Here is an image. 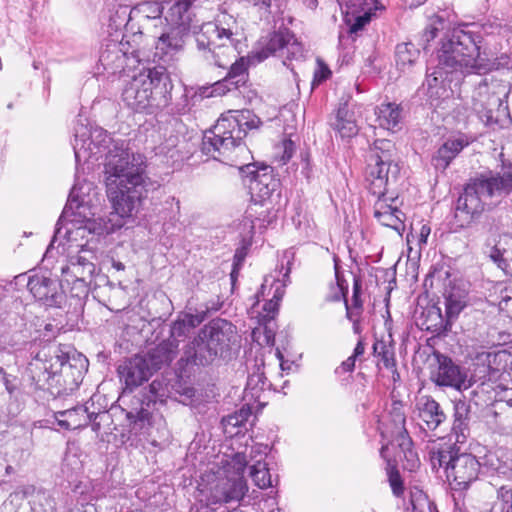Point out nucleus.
<instances>
[{"mask_svg": "<svg viewBox=\"0 0 512 512\" xmlns=\"http://www.w3.org/2000/svg\"><path fill=\"white\" fill-rule=\"evenodd\" d=\"M248 81L247 65L243 57L236 60L229 66L227 75L214 83L212 94L224 95L232 90L245 86Z\"/></svg>", "mask_w": 512, "mask_h": 512, "instance_id": "obj_25", "label": "nucleus"}, {"mask_svg": "<svg viewBox=\"0 0 512 512\" xmlns=\"http://www.w3.org/2000/svg\"><path fill=\"white\" fill-rule=\"evenodd\" d=\"M105 175L107 196L114 211L108 218L91 216L78 229L66 228L63 239L67 242L77 241L78 237L84 238L86 234L100 236L115 232L124 225V218L139 212L149 191L158 186L146 174L144 157L126 150L110 154L105 164Z\"/></svg>", "mask_w": 512, "mask_h": 512, "instance_id": "obj_1", "label": "nucleus"}, {"mask_svg": "<svg viewBox=\"0 0 512 512\" xmlns=\"http://www.w3.org/2000/svg\"><path fill=\"white\" fill-rule=\"evenodd\" d=\"M498 84L484 78L472 95V109L486 126L502 125L508 117V107L496 91Z\"/></svg>", "mask_w": 512, "mask_h": 512, "instance_id": "obj_11", "label": "nucleus"}, {"mask_svg": "<svg viewBox=\"0 0 512 512\" xmlns=\"http://www.w3.org/2000/svg\"><path fill=\"white\" fill-rule=\"evenodd\" d=\"M346 318L351 322L361 320L363 313V305H350L348 300L345 299Z\"/></svg>", "mask_w": 512, "mask_h": 512, "instance_id": "obj_53", "label": "nucleus"}, {"mask_svg": "<svg viewBox=\"0 0 512 512\" xmlns=\"http://www.w3.org/2000/svg\"><path fill=\"white\" fill-rule=\"evenodd\" d=\"M27 288L33 297L47 307H61L66 296L60 283L43 275L30 276Z\"/></svg>", "mask_w": 512, "mask_h": 512, "instance_id": "obj_17", "label": "nucleus"}, {"mask_svg": "<svg viewBox=\"0 0 512 512\" xmlns=\"http://www.w3.org/2000/svg\"><path fill=\"white\" fill-rule=\"evenodd\" d=\"M425 329L432 333L442 334L451 330V321L442 315L441 308L433 305L427 309L425 323Z\"/></svg>", "mask_w": 512, "mask_h": 512, "instance_id": "obj_38", "label": "nucleus"}, {"mask_svg": "<svg viewBox=\"0 0 512 512\" xmlns=\"http://www.w3.org/2000/svg\"><path fill=\"white\" fill-rule=\"evenodd\" d=\"M88 365V359L70 345L48 343L33 357L28 369L37 386L64 395L79 387Z\"/></svg>", "mask_w": 512, "mask_h": 512, "instance_id": "obj_3", "label": "nucleus"}, {"mask_svg": "<svg viewBox=\"0 0 512 512\" xmlns=\"http://www.w3.org/2000/svg\"><path fill=\"white\" fill-rule=\"evenodd\" d=\"M512 192V166L500 172L489 171L471 178L457 199L455 219L460 227L468 226L474 217L493 204L494 197Z\"/></svg>", "mask_w": 512, "mask_h": 512, "instance_id": "obj_8", "label": "nucleus"}, {"mask_svg": "<svg viewBox=\"0 0 512 512\" xmlns=\"http://www.w3.org/2000/svg\"><path fill=\"white\" fill-rule=\"evenodd\" d=\"M364 13L361 16H358L355 22L350 27L351 33H356L361 30L370 20L373 15L372 11L362 10Z\"/></svg>", "mask_w": 512, "mask_h": 512, "instance_id": "obj_55", "label": "nucleus"}, {"mask_svg": "<svg viewBox=\"0 0 512 512\" xmlns=\"http://www.w3.org/2000/svg\"><path fill=\"white\" fill-rule=\"evenodd\" d=\"M483 253L505 274L512 277V235L500 236L498 240L488 239L484 244Z\"/></svg>", "mask_w": 512, "mask_h": 512, "instance_id": "obj_22", "label": "nucleus"}, {"mask_svg": "<svg viewBox=\"0 0 512 512\" xmlns=\"http://www.w3.org/2000/svg\"><path fill=\"white\" fill-rule=\"evenodd\" d=\"M444 297L445 314L451 323H453L468 303L467 294L459 288L452 287L450 290L446 291Z\"/></svg>", "mask_w": 512, "mask_h": 512, "instance_id": "obj_35", "label": "nucleus"}, {"mask_svg": "<svg viewBox=\"0 0 512 512\" xmlns=\"http://www.w3.org/2000/svg\"><path fill=\"white\" fill-rule=\"evenodd\" d=\"M21 493L26 498H28V497L40 498L41 495L45 494L44 491H42L40 489H36V487L33 485L24 486L21 489Z\"/></svg>", "mask_w": 512, "mask_h": 512, "instance_id": "obj_61", "label": "nucleus"}, {"mask_svg": "<svg viewBox=\"0 0 512 512\" xmlns=\"http://www.w3.org/2000/svg\"><path fill=\"white\" fill-rule=\"evenodd\" d=\"M241 172L253 202L246 210V218L253 225L255 221L269 223V200L279 185V181L273 176V168L268 165L246 164L241 168Z\"/></svg>", "mask_w": 512, "mask_h": 512, "instance_id": "obj_9", "label": "nucleus"}, {"mask_svg": "<svg viewBox=\"0 0 512 512\" xmlns=\"http://www.w3.org/2000/svg\"><path fill=\"white\" fill-rule=\"evenodd\" d=\"M178 352V344L173 340H164L156 347L150 349L143 356L145 362L152 372L161 369L164 365H168L176 357Z\"/></svg>", "mask_w": 512, "mask_h": 512, "instance_id": "obj_28", "label": "nucleus"}, {"mask_svg": "<svg viewBox=\"0 0 512 512\" xmlns=\"http://www.w3.org/2000/svg\"><path fill=\"white\" fill-rule=\"evenodd\" d=\"M91 216H94V212H92L90 204L88 201H85L83 197L78 195V187L74 185L56 224L51 245L59 239H63L66 228L78 229L82 227Z\"/></svg>", "mask_w": 512, "mask_h": 512, "instance_id": "obj_12", "label": "nucleus"}, {"mask_svg": "<svg viewBox=\"0 0 512 512\" xmlns=\"http://www.w3.org/2000/svg\"><path fill=\"white\" fill-rule=\"evenodd\" d=\"M282 296L283 292H280V286H277L273 298L268 300L263 306V310L266 312L265 317L273 318L274 314L278 310L279 302L281 301Z\"/></svg>", "mask_w": 512, "mask_h": 512, "instance_id": "obj_50", "label": "nucleus"}, {"mask_svg": "<svg viewBox=\"0 0 512 512\" xmlns=\"http://www.w3.org/2000/svg\"><path fill=\"white\" fill-rule=\"evenodd\" d=\"M497 357V354L491 353V352H482L478 353L476 356V360L478 362H481L483 365L487 364V367L485 368V371H489L491 369L492 361H495Z\"/></svg>", "mask_w": 512, "mask_h": 512, "instance_id": "obj_60", "label": "nucleus"}, {"mask_svg": "<svg viewBox=\"0 0 512 512\" xmlns=\"http://www.w3.org/2000/svg\"><path fill=\"white\" fill-rule=\"evenodd\" d=\"M202 317L190 313L180 314L177 319L172 323L170 329V337L167 340H173L178 345L183 341L190 332L200 325Z\"/></svg>", "mask_w": 512, "mask_h": 512, "instance_id": "obj_34", "label": "nucleus"}, {"mask_svg": "<svg viewBox=\"0 0 512 512\" xmlns=\"http://www.w3.org/2000/svg\"><path fill=\"white\" fill-rule=\"evenodd\" d=\"M90 415L91 420L89 421V424L93 431L98 432L101 428V422L104 418H108L107 412H90Z\"/></svg>", "mask_w": 512, "mask_h": 512, "instance_id": "obj_57", "label": "nucleus"}, {"mask_svg": "<svg viewBox=\"0 0 512 512\" xmlns=\"http://www.w3.org/2000/svg\"><path fill=\"white\" fill-rule=\"evenodd\" d=\"M195 0H179L171 6L168 16L165 18L167 27L158 36L155 43L154 57L159 61L168 63L180 53L190 33L196 34L197 47L200 50H208L210 56L207 60L214 65L228 67L230 56L235 57L240 42L235 39L238 35L236 19L223 11L217 14L213 22H207L200 26L193 23L192 5Z\"/></svg>", "mask_w": 512, "mask_h": 512, "instance_id": "obj_2", "label": "nucleus"}, {"mask_svg": "<svg viewBox=\"0 0 512 512\" xmlns=\"http://www.w3.org/2000/svg\"><path fill=\"white\" fill-rule=\"evenodd\" d=\"M392 422L395 426V433L397 434V441L400 448L405 451L406 457L413 459L415 454L411 450L412 440L408 435V431L405 428L406 416L402 409L401 403H394L393 408L390 412Z\"/></svg>", "mask_w": 512, "mask_h": 512, "instance_id": "obj_33", "label": "nucleus"}, {"mask_svg": "<svg viewBox=\"0 0 512 512\" xmlns=\"http://www.w3.org/2000/svg\"><path fill=\"white\" fill-rule=\"evenodd\" d=\"M453 403V423L451 427L452 434L457 443H465L471 435V425L474 422V413L472 412L471 401L465 398H459Z\"/></svg>", "mask_w": 512, "mask_h": 512, "instance_id": "obj_23", "label": "nucleus"}, {"mask_svg": "<svg viewBox=\"0 0 512 512\" xmlns=\"http://www.w3.org/2000/svg\"><path fill=\"white\" fill-rule=\"evenodd\" d=\"M373 354L377 357H380L385 368H395L396 363L394 358V351L391 347L387 346L385 342H375L373 344Z\"/></svg>", "mask_w": 512, "mask_h": 512, "instance_id": "obj_42", "label": "nucleus"}, {"mask_svg": "<svg viewBox=\"0 0 512 512\" xmlns=\"http://www.w3.org/2000/svg\"><path fill=\"white\" fill-rule=\"evenodd\" d=\"M172 87L164 66L145 68L127 81L122 91V100L135 112L157 114L170 105Z\"/></svg>", "mask_w": 512, "mask_h": 512, "instance_id": "obj_7", "label": "nucleus"}, {"mask_svg": "<svg viewBox=\"0 0 512 512\" xmlns=\"http://www.w3.org/2000/svg\"><path fill=\"white\" fill-rule=\"evenodd\" d=\"M483 37L476 24L453 29L442 41L438 58L441 65L461 74H486L496 68V63L481 56Z\"/></svg>", "mask_w": 512, "mask_h": 512, "instance_id": "obj_6", "label": "nucleus"}, {"mask_svg": "<svg viewBox=\"0 0 512 512\" xmlns=\"http://www.w3.org/2000/svg\"><path fill=\"white\" fill-rule=\"evenodd\" d=\"M250 416H251L250 408L243 407L239 411L235 412L234 414H230V415L224 417L222 420V424L226 429L229 426L241 427L248 421V418Z\"/></svg>", "mask_w": 512, "mask_h": 512, "instance_id": "obj_45", "label": "nucleus"}, {"mask_svg": "<svg viewBox=\"0 0 512 512\" xmlns=\"http://www.w3.org/2000/svg\"><path fill=\"white\" fill-rule=\"evenodd\" d=\"M430 227L426 226V225H423L420 229V234H419V244L422 245V244H426L427 243V238L430 234Z\"/></svg>", "mask_w": 512, "mask_h": 512, "instance_id": "obj_64", "label": "nucleus"}, {"mask_svg": "<svg viewBox=\"0 0 512 512\" xmlns=\"http://www.w3.org/2000/svg\"><path fill=\"white\" fill-rule=\"evenodd\" d=\"M259 123L260 119L250 110H230L204 132L201 150L215 160L236 165L238 154L247 151L243 138Z\"/></svg>", "mask_w": 512, "mask_h": 512, "instance_id": "obj_5", "label": "nucleus"}, {"mask_svg": "<svg viewBox=\"0 0 512 512\" xmlns=\"http://www.w3.org/2000/svg\"><path fill=\"white\" fill-rule=\"evenodd\" d=\"M74 137L73 150L76 162H79L81 157L97 154L100 148H106L111 140L104 129L98 127L92 129L82 123L75 126Z\"/></svg>", "mask_w": 512, "mask_h": 512, "instance_id": "obj_13", "label": "nucleus"}, {"mask_svg": "<svg viewBox=\"0 0 512 512\" xmlns=\"http://www.w3.org/2000/svg\"><path fill=\"white\" fill-rule=\"evenodd\" d=\"M332 127L342 138H351L358 134L357 116L348 103H343L339 106L335 121L332 122Z\"/></svg>", "mask_w": 512, "mask_h": 512, "instance_id": "obj_30", "label": "nucleus"}, {"mask_svg": "<svg viewBox=\"0 0 512 512\" xmlns=\"http://www.w3.org/2000/svg\"><path fill=\"white\" fill-rule=\"evenodd\" d=\"M134 18H143L145 20H160L163 14V6L158 1L148 0L136 4L132 7Z\"/></svg>", "mask_w": 512, "mask_h": 512, "instance_id": "obj_39", "label": "nucleus"}, {"mask_svg": "<svg viewBox=\"0 0 512 512\" xmlns=\"http://www.w3.org/2000/svg\"><path fill=\"white\" fill-rule=\"evenodd\" d=\"M126 0H106L105 5L109 13V20L116 26L127 24L134 18L132 8L125 3Z\"/></svg>", "mask_w": 512, "mask_h": 512, "instance_id": "obj_37", "label": "nucleus"}, {"mask_svg": "<svg viewBox=\"0 0 512 512\" xmlns=\"http://www.w3.org/2000/svg\"><path fill=\"white\" fill-rule=\"evenodd\" d=\"M347 4L350 8L355 10L376 11L383 9V6L380 4L379 0H348Z\"/></svg>", "mask_w": 512, "mask_h": 512, "instance_id": "obj_48", "label": "nucleus"}, {"mask_svg": "<svg viewBox=\"0 0 512 512\" xmlns=\"http://www.w3.org/2000/svg\"><path fill=\"white\" fill-rule=\"evenodd\" d=\"M140 402V408H134L130 412H128L127 416L131 421L134 422H145L148 421L151 416L150 405H148V400L141 397L138 399Z\"/></svg>", "mask_w": 512, "mask_h": 512, "instance_id": "obj_46", "label": "nucleus"}, {"mask_svg": "<svg viewBox=\"0 0 512 512\" xmlns=\"http://www.w3.org/2000/svg\"><path fill=\"white\" fill-rule=\"evenodd\" d=\"M184 396L186 399H192L195 395V390L191 386H183L180 381L171 385V390L168 384L162 380L155 379L148 387L147 392L142 393V397L148 400V405L155 404L157 401L163 402L166 397H173L174 395Z\"/></svg>", "mask_w": 512, "mask_h": 512, "instance_id": "obj_26", "label": "nucleus"}, {"mask_svg": "<svg viewBox=\"0 0 512 512\" xmlns=\"http://www.w3.org/2000/svg\"><path fill=\"white\" fill-rule=\"evenodd\" d=\"M418 56L419 50L412 43H401L396 46V64L401 70L410 67Z\"/></svg>", "mask_w": 512, "mask_h": 512, "instance_id": "obj_40", "label": "nucleus"}, {"mask_svg": "<svg viewBox=\"0 0 512 512\" xmlns=\"http://www.w3.org/2000/svg\"><path fill=\"white\" fill-rule=\"evenodd\" d=\"M439 25H443V20L440 17L437 16L431 20V23L426 27L422 35V38L426 43L430 42L437 36Z\"/></svg>", "mask_w": 512, "mask_h": 512, "instance_id": "obj_52", "label": "nucleus"}, {"mask_svg": "<svg viewBox=\"0 0 512 512\" xmlns=\"http://www.w3.org/2000/svg\"><path fill=\"white\" fill-rule=\"evenodd\" d=\"M220 357L222 356L207 339L202 338V333L199 331L198 335L185 346L180 362L186 365L208 366Z\"/></svg>", "mask_w": 512, "mask_h": 512, "instance_id": "obj_20", "label": "nucleus"}, {"mask_svg": "<svg viewBox=\"0 0 512 512\" xmlns=\"http://www.w3.org/2000/svg\"><path fill=\"white\" fill-rule=\"evenodd\" d=\"M434 468H444L447 479L452 480L457 489H466L478 479L481 462L470 453H458L454 446L440 448L431 457Z\"/></svg>", "mask_w": 512, "mask_h": 512, "instance_id": "obj_10", "label": "nucleus"}, {"mask_svg": "<svg viewBox=\"0 0 512 512\" xmlns=\"http://www.w3.org/2000/svg\"><path fill=\"white\" fill-rule=\"evenodd\" d=\"M437 368L431 373V380L440 387H450L461 391L467 389V374L450 357L437 354Z\"/></svg>", "mask_w": 512, "mask_h": 512, "instance_id": "obj_15", "label": "nucleus"}, {"mask_svg": "<svg viewBox=\"0 0 512 512\" xmlns=\"http://www.w3.org/2000/svg\"><path fill=\"white\" fill-rule=\"evenodd\" d=\"M283 154L281 156V161L285 164L288 162L292 155L295 152V144L291 139H284L282 141Z\"/></svg>", "mask_w": 512, "mask_h": 512, "instance_id": "obj_56", "label": "nucleus"}, {"mask_svg": "<svg viewBox=\"0 0 512 512\" xmlns=\"http://www.w3.org/2000/svg\"><path fill=\"white\" fill-rule=\"evenodd\" d=\"M497 495H498V498H500L505 503H507V504L512 503V489L510 487H508L507 485H502L497 490Z\"/></svg>", "mask_w": 512, "mask_h": 512, "instance_id": "obj_62", "label": "nucleus"}, {"mask_svg": "<svg viewBox=\"0 0 512 512\" xmlns=\"http://www.w3.org/2000/svg\"><path fill=\"white\" fill-rule=\"evenodd\" d=\"M118 374L126 389L132 390L147 381L153 372L145 362L144 356L135 355L119 365Z\"/></svg>", "mask_w": 512, "mask_h": 512, "instance_id": "obj_21", "label": "nucleus"}, {"mask_svg": "<svg viewBox=\"0 0 512 512\" xmlns=\"http://www.w3.org/2000/svg\"><path fill=\"white\" fill-rule=\"evenodd\" d=\"M481 466L487 473L507 476L512 472V458L503 449L489 451L482 458Z\"/></svg>", "mask_w": 512, "mask_h": 512, "instance_id": "obj_31", "label": "nucleus"}, {"mask_svg": "<svg viewBox=\"0 0 512 512\" xmlns=\"http://www.w3.org/2000/svg\"><path fill=\"white\" fill-rule=\"evenodd\" d=\"M361 289V280L355 277L353 281V295L350 305H363V301L361 299Z\"/></svg>", "mask_w": 512, "mask_h": 512, "instance_id": "obj_59", "label": "nucleus"}, {"mask_svg": "<svg viewBox=\"0 0 512 512\" xmlns=\"http://www.w3.org/2000/svg\"><path fill=\"white\" fill-rule=\"evenodd\" d=\"M376 121L378 126L391 131L397 132L401 129L402 108L395 103H382L375 108Z\"/></svg>", "mask_w": 512, "mask_h": 512, "instance_id": "obj_32", "label": "nucleus"}, {"mask_svg": "<svg viewBox=\"0 0 512 512\" xmlns=\"http://www.w3.org/2000/svg\"><path fill=\"white\" fill-rule=\"evenodd\" d=\"M470 139L464 134L448 138L434 153L431 163L436 170L444 171L452 160L468 145Z\"/></svg>", "mask_w": 512, "mask_h": 512, "instance_id": "obj_27", "label": "nucleus"}, {"mask_svg": "<svg viewBox=\"0 0 512 512\" xmlns=\"http://www.w3.org/2000/svg\"><path fill=\"white\" fill-rule=\"evenodd\" d=\"M394 144L382 139L374 142V147L368 157L366 181L371 194L377 196L374 205V217L384 226L400 230L404 228L403 212L397 207L386 203L388 186L395 183L400 167L394 158Z\"/></svg>", "mask_w": 512, "mask_h": 512, "instance_id": "obj_4", "label": "nucleus"}, {"mask_svg": "<svg viewBox=\"0 0 512 512\" xmlns=\"http://www.w3.org/2000/svg\"><path fill=\"white\" fill-rule=\"evenodd\" d=\"M335 278L336 285L331 287V293L328 295V300L339 301L341 299H347L346 295L348 292V285L345 279L340 275L337 262H335Z\"/></svg>", "mask_w": 512, "mask_h": 512, "instance_id": "obj_44", "label": "nucleus"}, {"mask_svg": "<svg viewBox=\"0 0 512 512\" xmlns=\"http://www.w3.org/2000/svg\"><path fill=\"white\" fill-rule=\"evenodd\" d=\"M413 512H436V507L428 500L426 496H419L417 499H412Z\"/></svg>", "mask_w": 512, "mask_h": 512, "instance_id": "obj_51", "label": "nucleus"}, {"mask_svg": "<svg viewBox=\"0 0 512 512\" xmlns=\"http://www.w3.org/2000/svg\"><path fill=\"white\" fill-rule=\"evenodd\" d=\"M246 256V248L241 247L238 248L234 255V263H233V270L231 272V279L234 280L237 273H238V266L241 265L242 261L244 260Z\"/></svg>", "mask_w": 512, "mask_h": 512, "instance_id": "obj_58", "label": "nucleus"}, {"mask_svg": "<svg viewBox=\"0 0 512 512\" xmlns=\"http://www.w3.org/2000/svg\"><path fill=\"white\" fill-rule=\"evenodd\" d=\"M296 45L294 34L289 29L282 28L261 38L259 47L253 51V58L261 62L270 56H275L284 49L290 51V47Z\"/></svg>", "mask_w": 512, "mask_h": 512, "instance_id": "obj_19", "label": "nucleus"}, {"mask_svg": "<svg viewBox=\"0 0 512 512\" xmlns=\"http://www.w3.org/2000/svg\"><path fill=\"white\" fill-rule=\"evenodd\" d=\"M85 244H78L81 250L75 255H69L67 263L61 267V275L63 280L68 284L71 282L87 283L91 281L95 265L85 256L88 253L84 249Z\"/></svg>", "mask_w": 512, "mask_h": 512, "instance_id": "obj_18", "label": "nucleus"}, {"mask_svg": "<svg viewBox=\"0 0 512 512\" xmlns=\"http://www.w3.org/2000/svg\"><path fill=\"white\" fill-rule=\"evenodd\" d=\"M200 332L202 338L207 339L222 357L230 350L231 345L236 343L238 337L236 327L221 318L211 320L200 329Z\"/></svg>", "mask_w": 512, "mask_h": 512, "instance_id": "obj_16", "label": "nucleus"}, {"mask_svg": "<svg viewBox=\"0 0 512 512\" xmlns=\"http://www.w3.org/2000/svg\"><path fill=\"white\" fill-rule=\"evenodd\" d=\"M0 376L6 391L9 393L10 396L14 395V393L17 392L19 389V379L14 375L6 373L2 367H0Z\"/></svg>", "mask_w": 512, "mask_h": 512, "instance_id": "obj_49", "label": "nucleus"}, {"mask_svg": "<svg viewBox=\"0 0 512 512\" xmlns=\"http://www.w3.org/2000/svg\"><path fill=\"white\" fill-rule=\"evenodd\" d=\"M451 68H445L439 63V67L434 70L431 74H428L426 79L427 84V95L431 99V105H434L433 101L444 97L447 94V89L443 85L444 78L443 74L453 73Z\"/></svg>", "mask_w": 512, "mask_h": 512, "instance_id": "obj_36", "label": "nucleus"}, {"mask_svg": "<svg viewBox=\"0 0 512 512\" xmlns=\"http://www.w3.org/2000/svg\"><path fill=\"white\" fill-rule=\"evenodd\" d=\"M267 385V378L264 371L260 367H257L256 370L248 376L246 390H250L252 396H254L259 391H263Z\"/></svg>", "mask_w": 512, "mask_h": 512, "instance_id": "obj_43", "label": "nucleus"}, {"mask_svg": "<svg viewBox=\"0 0 512 512\" xmlns=\"http://www.w3.org/2000/svg\"><path fill=\"white\" fill-rule=\"evenodd\" d=\"M356 359L352 356L348 357L345 361L341 363V365L336 369V373L339 374L341 372H352L355 368Z\"/></svg>", "mask_w": 512, "mask_h": 512, "instance_id": "obj_63", "label": "nucleus"}, {"mask_svg": "<svg viewBox=\"0 0 512 512\" xmlns=\"http://www.w3.org/2000/svg\"><path fill=\"white\" fill-rule=\"evenodd\" d=\"M237 473L219 478L211 489L214 502L232 503L240 502L248 492V484L243 476L245 464L240 463Z\"/></svg>", "mask_w": 512, "mask_h": 512, "instance_id": "obj_14", "label": "nucleus"}, {"mask_svg": "<svg viewBox=\"0 0 512 512\" xmlns=\"http://www.w3.org/2000/svg\"><path fill=\"white\" fill-rule=\"evenodd\" d=\"M317 63L318 67L314 72L313 84H319L327 80L331 75L329 67L324 62L318 60Z\"/></svg>", "mask_w": 512, "mask_h": 512, "instance_id": "obj_54", "label": "nucleus"}, {"mask_svg": "<svg viewBox=\"0 0 512 512\" xmlns=\"http://www.w3.org/2000/svg\"><path fill=\"white\" fill-rule=\"evenodd\" d=\"M57 424L66 430H75L89 425L91 415L86 405H78L55 413Z\"/></svg>", "mask_w": 512, "mask_h": 512, "instance_id": "obj_29", "label": "nucleus"}, {"mask_svg": "<svg viewBox=\"0 0 512 512\" xmlns=\"http://www.w3.org/2000/svg\"><path fill=\"white\" fill-rule=\"evenodd\" d=\"M250 476L254 484L260 489L272 487V479L267 464L261 461L256 462L250 468Z\"/></svg>", "mask_w": 512, "mask_h": 512, "instance_id": "obj_41", "label": "nucleus"}, {"mask_svg": "<svg viewBox=\"0 0 512 512\" xmlns=\"http://www.w3.org/2000/svg\"><path fill=\"white\" fill-rule=\"evenodd\" d=\"M417 416L425 430L434 431L447 420L441 405L431 396H422L416 403Z\"/></svg>", "mask_w": 512, "mask_h": 512, "instance_id": "obj_24", "label": "nucleus"}, {"mask_svg": "<svg viewBox=\"0 0 512 512\" xmlns=\"http://www.w3.org/2000/svg\"><path fill=\"white\" fill-rule=\"evenodd\" d=\"M388 481L393 495L396 497L402 496L404 493V485L398 470L392 468L388 471Z\"/></svg>", "mask_w": 512, "mask_h": 512, "instance_id": "obj_47", "label": "nucleus"}]
</instances>
